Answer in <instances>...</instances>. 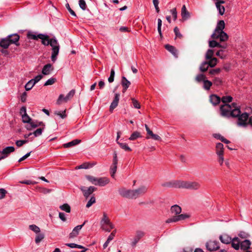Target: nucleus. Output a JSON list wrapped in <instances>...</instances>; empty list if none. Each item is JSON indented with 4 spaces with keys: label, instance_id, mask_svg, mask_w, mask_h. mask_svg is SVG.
<instances>
[{
    "label": "nucleus",
    "instance_id": "nucleus-1",
    "mask_svg": "<svg viewBox=\"0 0 252 252\" xmlns=\"http://www.w3.org/2000/svg\"><path fill=\"white\" fill-rule=\"evenodd\" d=\"M38 38L41 39L43 45L45 46L50 45L52 47L51 59L53 62H55L59 51V44L57 40L55 38L50 39L48 35L41 33L38 34Z\"/></svg>",
    "mask_w": 252,
    "mask_h": 252
},
{
    "label": "nucleus",
    "instance_id": "nucleus-2",
    "mask_svg": "<svg viewBox=\"0 0 252 252\" xmlns=\"http://www.w3.org/2000/svg\"><path fill=\"white\" fill-rule=\"evenodd\" d=\"M170 211L173 216L166 220L165 222L167 223L176 222L189 218V215L187 214H180L182 212V208L178 205L172 206Z\"/></svg>",
    "mask_w": 252,
    "mask_h": 252
},
{
    "label": "nucleus",
    "instance_id": "nucleus-3",
    "mask_svg": "<svg viewBox=\"0 0 252 252\" xmlns=\"http://www.w3.org/2000/svg\"><path fill=\"white\" fill-rule=\"evenodd\" d=\"M225 28V23L223 20H220L218 22L216 29L211 35L214 39H219L220 42H225L228 39L227 34L223 32Z\"/></svg>",
    "mask_w": 252,
    "mask_h": 252
},
{
    "label": "nucleus",
    "instance_id": "nucleus-4",
    "mask_svg": "<svg viewBox=\"0 0 252 252\" xmlns=\"http://www.w3.org/2000/svg\"><path fill=\"white\" fill-rule=\"evenodd\" d=\"M220 110L221 115L225 117H236L241 113L240 109L235 103H232L231 105L223 104L220 106Z\"/></svg>",
    "mask_w": 252,
    "mask_h": 252
},
{
    "label": "nucleus",
    "instance_id": "nucleus-5",
    "mask_svg": "<svg viewBox=\"0 0 252 252\" xmlns=\"http://www.w3.org/2000/svg\"><path fill=\"white\" fill-rule=\"evenodd\" d=\"M101 228L108 232H110L114 228V226L105 213H103V217L100 221Z\"/></svg>",
    "mask_w": 252,
    "mask_h": 252
},
{
    "label": "nucleus",
    "instance_id": "nucleus-6",
    "mask_svg": "<svg viewBox=\"0 0 252 252\" xmlns=\"http://www.w3.org/2000/svg\"><path fill=\"white\" fill-rule=\"evenodd\" d=\"M200 187V184L196 182L180 181V188L197 189Z\"/></svg>",
    "mask_w": 252,
    "mask_h": 252
},
{
    "label": "nucleus",
    "instance_id": "nucleus-7",
    "mask_svg": "<svg viewBox=\"0 0 252 252\" xmlns=\"http://www.w3.org/2000/svg\"><path fill=\"white\" fill-rule=\"evenodd\" d=\"M237 125L240 127H246L248 126L249 115L247 113L239 114L237 116Z\"/></svg>",
    "mask_w": 252,
    "mask_h": 252
},
{
    "label": "nucleus",
    "instance_id": "nucleus-8",
    "mask_svg": "<svg viewBox=\"0 0 252 252\" xmlns=\"http://www.w3.org/2000/svg\"><path fill=\"white\" fill-rule=\"evenodd\" d=\"M148 190V187L142 186L136 189H133V199H136L144 195Z\"/></svg>",
    "mask_w": 252,
    "mask_h": 252
},
{
    "label": "nucleus",
    "instance_id": "nucleus-9",
    "mask_svg": "<svg viewBox=\"0 0 252 252\" xmlns=\"http://www.w3.org/2000/svg\"><path fill=\"white\" fill-rule=\"evenodd\" d=\"M206 249L210 251H216L220 248L219 243L216 241H209L206 243Z\"/></svg>",
    "mask_w": 252,
    "mask_h": 252
},
{
    "label": "nucleus",
    "instance_id": "nucleus-10",
    "mask_svg": "<svg viewBox=\"0 0 252 252\" xmlns=\"http://www.w3.org/2000/svg\"><path fill=\"white\" fill-rule=\"evenodd\" d=\"M15 151V148L13 146H9L5 148L2 151H0V160L6 158L8 155Z\"/></svg>",
    "mask_w": 252,
    "mask_h": 252
},
{
    "label": "nucleus",
    "instance_id": "nucleus-11",
    "mask_svg": "<svg viewBox=\"0 0 252 252\" xmlns=\"http://www.w3.org/2000/svg\"><path fill=\"white\" fill-rule=\"evenodd\" d=\"M119 192L123 197L133 199V190L132 189H126L125 188H122L119 190Z\"/></svg>",
    "mask_w": 252,
    "mask_h": 252
},
{
    "label": "nucleus",
    "instance_id": "nucleus-12",
    "mask_svg": "<svg viewBox=\"0 0 252 252\" xmlns=\"http://www.w3.org/2000/svg\"><path fill=\"white\" fill-rule=\"evenodd\" d=\"M96 189L95 187L92 186H91L88 188H86L84 187H82L81 188V190L83 191V194L86 198L89 197V196L96 190Z\"/></svg>",
    "mask_w": 252,
    "mask_h": 252
},
{
    "label": "nucleus",
    "instance_id": "nucleus-13",
    "mask_svg": "<svg viewBox=\"0 0 252 252\" xmlns=\"http://www.w3.org/2000/svg\"><path fill=\"white\" fill-rule=\"evenodd\" d=\"M145 235V233L140 230L137 231L134 238L131 242V246L132 247L135 246L138 242Z\"/></svg>",
    "mask_w": 252,
    "mask_h": 252
},
{
    "label": "nucleus",
    "instance_id": "nucleus-14",
    "mask_svg": "<svg viewBox=\"0 0 252 252\" xmlns=\"http://www.w3.org/2000/svg\"><path fill=\"white\" fill-rule=\"evenodd\" d=\"M120 94L116 93L115 94V97L110 106L109 110L110 112H112L113 111V110L118 106L120 100Z\"/></svg>",
    "mask_w": 252,
    "mask_h": 252
},
{
    "label": "nucleus",
    "instance_id": "nucleus-15",
    "mask_svg": "<svg viewBox=\"0 0 252 252\" xmlns=\"http://www.w3.org/2000/svg\"><path fill=\"white\" fill-rule=\"evenodd\" d=\"M180 180H174L164 183L162 185L163 187H174L180 188Z\"/></svg>",
    "mask_w": 252,
    "mask_h": 252
},
{
    "label": "nucleus",
    "instance_id": "nucleus-16",
    "mask_svg": "<svg viewBox=\"0 0 252 252\" xmlns=\"http://www.w3.org/2000/svg\"><path fill=\"white\" fill-rule=\"evenodd\" d=\"M110 182V180L107 177L97 178L96 186L104 187Z\"/></svg>",
    "mask_w": 252,
    "mask_h": 252
},
{
    "label": "nucleus",
    "instance_id": "nucleus-17",
    "mask_svg": "<svg viewBox=\"0 0 252 252\" xmlns=\"http://www.w3.org/2000/svg\"><path fill=\"white\" fill-rule=\"evenodd\" d=\"M85 223V222H84L83 224L77 225L74 227L72 232L69 234V238H73L76 237L78 235L79 231L81 229Z\"/></svg>",
    "mask_w": 252,
    "mask_h": 252
},
{
    "label": "nucleus",
    "instance_id": "nucleus-18",
    "mask_svg": "<svg viewBox=\"0 0 252 252\" xmlns=\"http://www.w3.org/2000/svg\"><path fill=\"white\" fill-rule=\"evenodd\" d=\"M7 37L9 38L10 44H15L17 46L19 45L18 41L19 40L20 37L18 34H13L9 35L7 36Z\"/></svg>",
    "mask_w": 252,
    "mask_h": 252
},
{
    "label": "nucleus",
    "instance_id": "nucleus-19",
    "mask_svg": "<svg viewBox=\"0 0 252 252\" xmlns=\"http://www.w3.org/2000/svg\"><path fill=\"white\" fill-rule=\"evenodd\" d=\"M209 46L211 48H214L217 47L223 48L224 49H226L227 47V45L226 44L221 45L215 40L209 41Z\"/></svg>",
    "mask_w": 252,
    "mask_h": 252
},
{
    "label": "nucleus",
    "instance_id": "nucleus-20",
    "mask_svg": "<svg viewBox=\"0 0 252 252\" xmlns=\"http://www.w3.org/2000/svg\"><path fill=\"white\" fill-rule=\"evenodd\" d=\"M43 123L42 122H38L37 121H32V120L30 124L29 125L26 126V128L28 130H30L32 128H35L37 126H43Z\"/></svg>",
    "mask_w": 252,
    "mask_h": 252
},
{
    "label": "nucleus",
    "instance_id": "nucleus-21",
    "mask_svg": "<svg viewBox=\"0 0 252 252\" xmlns=\"http://www.w3.org/2000/svg\"><path fill=\"white\" fill-rule=\"evenodd\" d=\"M221 98L216 94H211L210 96V101L214 106L219 104Z\"/></svg>",
    "mask_w": 252,
    "mask_h": 252
},
{
    "label": "nucleus",
    "instance_id": "nucleus-22",
    "mask_svg": "<svg viewBox=\"0 0 252 252\" xmlns=\"http://www.w3.org/2000/svg\"><path fill=\"white\" fill-rule=\"evenodd\" d=\"M130 82L125 76H122L121 84L123 87V92L125 93L130 85Z\"/></svg>",
    "mask_w": 252,
    "mask_h": 252
},
{
    "label": "nucleus",
    "instance_id": "nucleus-23",
    "mask_svg": "<svg viewBox=\"0 0 252 252\" xmlns=\"http://www.w3.org/2000/svg\"><path fill=\"white\" fill-rule=\"evenodd\" d=\"M181 16L184 20H186L189 18L190 13L187 10L185 5H183L181 9Z\"/></svg>",
    "mask_w": 252,
    "mask_h": 252
},
{
    "label": "nucleus",
    "instance_id": "nucleus-24",
    "mask_svg": "<svg viewBox=\"0 0 252 252\" xmlns=\"http://www.w3.org/2000/svg\"><path fill=\"white\" fill-rule=\"evenodd\" d=\"M53 68L50 63L45 65L42 69V73L44 75H49L53 71Z\"/></svg>",
    "mask_w": 252,
    "mask_h": 252
},
{
    "label": "nucleus",
    "instance_id": "nucleus-25",
    "mask_svg": "<svg viewBox=\"0 0 252 252\" xmlns=\"http://www.w3.org/2000/svg\"><path fill=\"white\" fill-rule=\"evenodd\" d=\"M232 238L227 234H224L220 236V240L224 244H228L232 241Z\"/></svg>",
    "mask_w": 252,
    "mask_h": 252
},
{
    "label": "nucleus",
    "instance_id": "nucleus-26",
    "mask_svg": "<svg viewBox=\"0 0 252 252\" xmlns=\"http://www.w3.org/2000/svg\"><path fill=\"white\" fill-rule=\"evenodd\" d=\"M251 242L249 240H245L240 243L241 249L243 251H247L250 248Z\"/></svg>",
    "mask_w": 252,
    "mask_h": 252
},
{
    "label": "nucleus",
    "instance_id": "nucleus-27",
    "mask_svg": "<svg viewBox=\"0 0 252 252\" xmlns=\"http://www.w3.org/2000/svg\"><path fill=\"white\" fill-rule=\"evenodd\" d=\"M231 246L236 250H238L240 248V243L238 237H234L232 239Z\"/></svg>",
    "mask_w": 252,
    "mask_h": 252
},
{
    "label": "nucleus",
    "instance_id": "nucleus-28",
    "mask_svg": "<svg viewBox=\"0 0 252 252\" xmlns=\"http://www.w3.org/2000/svg\"><path fill=\"white\" fill-rule=\"evenodd\" d=\"M10 44V43L9 42V38L7 36L5 38L1 39L0 41V46L3 48L4 49H7L9 47Z\"/></svg>",
    "mask_w": 252,
    "mask_h": 252
},
{
    "label": "nucleus",
    "instance_id": "nucleus-29",
    "mask_svg": "<svg viewBox=\"0 0 252 252\" xmlns=\"http://www.w3.org/2000/svg\"><path fill=\"white\" fill-rule=\"evenodd\" d=\"M165 48L171 53L173 54L176 58L178 57V52L176 48L171 45H166Z\"/></svg>",
    "mask_w": 252,
    "mask_h": 252
},
{
    "label": "nucleus",
    "instance_id": "nucleus-30",
    "mask_svg": "<svg viewBox=\"0 0 252 252\" xmlns=\"http://www.w3.org/2000/svg\"><path fill=\"white\" fill-rule=\"evenodd\" d=\"M81 142V140L79 139H75L71 142L64 144V148H69L75 146Z\"/></svg>",
    "mask_w": 252,
    "mask_h": 252
},
{
    "label": "nucleus",
    "instance_id": "nucleus-31",
    "mask_svg": "<svg viewBox=\"0 0 252 252\" xmlns=\"http://www.w3.org/2000/svg\"><path fill=\"white\" fill-rule=\"evenodd\" d=\"M75 90L73 89L71 90L65 96H64V102L70 100L74 95Z\"/></svg>",
    "mask_w": 252,
    "mask_h": 252
},
{
    "label": "nucleus",
    "instance_id": "nucleus-32",
    "mask_svg": "<svg viewBox=\"0 0 252 252\" xmlns=\"http://www.w3.org/2000/svg\"><path fill=\"white\" fill-rule=\"evenodd\" d=\"M206 79V76L202 73L197 74L195 78V80L197 83L203 82Z\"/></svg>",
    "mask_w": 252,
    "mask_h": 252
},
{
    "label": "nucleus",
    "instance_id": "nucleus-33",
    "mask_svg": "<svg viewBox=\"0 0 252 252\" xmlns=\"http://www.w3.org/2000/svg\"><path fill=\"white\" fill-rule=\"evenodd\" d=\"M216 154H223V145L221 143H217L216 146Z\"/></svg>",
    "mask_w": 252,
    "mask_h": 252
},
{
    "label": "nucleus",
    "instance_id": "nucleus-34",
    "mask_svg": "<svg viewBox=\"0 0 252 252\" xmlns=\"http://www.w3.org/2000/svg\"><path fill=\"white\" fill-rule=\"evenodd\" d=\"M203 88L204 90L208 91L210 89L213 83L209 80L206 79L203 82Z\"/></svg>",
    "mask_w": 252,
    "mask_h": 252
},
{
    "label": "nucleus",
    "instance_id": "nucleus-35",
    "mask_svg": "<svg viewBox=\"0 0 252 252\" xmlns=\"http://www.w3.org/2000/svg\"><path fill=\"white\" fill-rule=\"evenodd\" d=\"M227 55L226 51L223 49H220L216 53V56L219 57L220 58L223 59Z\"/></svg>",
    "mask_w": 252,
    "mask_h": 252
},
{
    "label": "nucleus",
    "instance_id": "nucleus-36",
    "mask_svg": "<svg viewBox=\"0 0 252 252\" xmlns=\"http://www.w3.org/2000/svg\"><path fill=\"white\" fill-rule=\"evenodd\" d=\"M209 66V65L208 63V62H204L201 64L199 67V69L200 71L204 72L208 70Z\"/></svg>",
    "mask_w": 252,
    "mask_h": 252
},
{
    "label": "nucleus",
    "instance_id": "nucleus-37",
    "mask_svg": "<svg viewBox=\"0 0 252 252\" xmlns=\"http://www.w3.org/2000/svg\"><path fill=\"white\" fill-rule=\"evenodd\" d=\"M216 6L220 15H223L225 12V8L224 6L220 5L218 3H215Z\"/></svg>",
    "mask_w": 252,
    "mask_h": 252
},
{
    "label": "nucleus",
    "instance_id": "nucleus-38",
    "mask_svg": "<svg viewBox=\"0 0 252 252\" xmlns=\"http://www.w3.org/2000/svg\"><path fill=\"white\" fill-rule=\"evenodd\" d=\"M141 135L139 132L138 131H134L130 135V136L129 138V139L130 140H134L138 138L141 137Z\"/></svg>",
    "mask_w": 252,
    "mask_h": 252
},
{
    "label": "nucleus",
    "instance_id": "nucleus-39",
    "mask_svg": "<svg viewBox=\"0 0 252 252\" xmlns=\"http://www.w3.org/2000/svg\"><path fill=\"white\" fill-rule=\"evenodd\" d=\"M44 234L43 233L36 234L35 238V242L36 244H38L44 238Z\"/></svg>",
    "mask_w": 252,
    "mask_h": 252
},
{
    "label": "nucleus",
    "instance_id": "nucleus-40",
    "mask_svg": "<svg viewBox=\"0 0 252 252\" xmlns=\"http://www.w3.org/2000/svg\"><path fill=\"white\" fill-rule=\"evenodd\" d=\"M29 229L36 234H38L40 232V228L35 224L30 225Z\"/></svg>",
    "mask_w": 252,
    "mask_h": 252
},
{
    "label": "nucleus",
    "instance_id": "nucleus-41",
    "mask_svg": "<svg viewBox=\"0 0 252 252\" xmlns=\"http://www.w3.org/2000/svg\"><path fill=\"white\" fill-rule=\"evenodd\" d=\"M120 147L126 151H131V149L128 147L127 144L126 143H121L117 142Z\"/></svg>",
    "mask_w": 252,
    "mask_h": 252
},
{
    "label": "nucleus",
    "instance_id": "nucleus-42",
    "mask_svg": "<svg viewBox=\"0 0 252 252\" xmlns=\"http://www.w3.org/2000/svg\"><path fill=\"white\" fill-rule=\"evenodd\" d=\"M209 61L208 62V63L209 66L211 67H214L217 63L218 60L216 58H213L209 59Z\"/></svg>",
    "mask_w": 252,
    "mask_h": 252
},
{
    "label": "nucleus",
    "instance_id": "nucleus-43",
    "mask_svg": "<svg viewBox=\"0 0 252 252\" xmlns=\"http://www.w3.org/2000/svg\"><path fill=\"white\" fill-rule=\"evenodd\" d=\"M34 85L35 84L33 83V81L30 80L25 85V88L26 91H30L32 89V88L34 86Z\"/></svg>",
    "mask_w": 252,
    "mask_h": 252
},
{
    "label": "nucleus",
    "instance_id": "nucleus-44",
    "mask_svg": "<svg viewBox=\"0 0 252 252\" xmlns=\"http://www.w3.org/2000/svg\"><path fill=\"white\" fill-rule=\"evenodd\" d=\"M22 122L24 123H28L29 125L30 124L31 121H32V119L28 115V114H26V115L24 114L22 116Z\"/></svg>",
    "mask_w": 252,
    "mask_h": 252
},
{
    "label": "nucleus",
    "instance_id": "nucleus-45",
    "mask_svg": "<svg viewBox=\"0 0 252 252\" xmlns=\"http://www.w3.org/2000/svg\"><path fill=\"white\" fill-rule=\"evenodd\" d=\"M27 37L29 39L37 40L38 38V34L36 35L33 32H30L27 33Z\"/></svg>",
    "mask_w": 252,
    "mask_h": 252
},
{
    "label": "nucleus",
    "instance_id": "nucleus-46",
    "mask_svg": "<svg viewBox=\"0 0 252 252\" xmlns=\"http://www.w3.org/2000/svg\"><path fill=\"white\" fill-rule=\"evenodd\" d=\"M86 178L88 180H89L93 184L96 186L97 178H96L94 176H90V175H87L86 176Z\"/></svg>",
    "mask_w": 252,
    "mask_h": 252
},
{
    "label": "nucleus",
    "instance_id": "nucleus-47",
    "mask_svg": "<svg viewBox=\"0 0 252 252\" xmlns=\"http://www.w3.org/2000/svg\"><path fill=\"white\" fill-rule=\"evenodd\" d=\"M117 164H112L110 167V174L112 177L114 178L117 171Z\"/></svg>",
    "mask_w": 252,
    "mask_h": 252
},
{
    "label": "nucleus",
    "instance_id": "nucleus-48",
    "mask_svg": "<svg viewBox=\"0 0 252 252\" xmlns=\"http://www.w3.org/2000/svg\"><path fill=\"white\" fill-rule=\"evenodd\" d=\"M232 100V97L230 96H224L221 99V100L224 104L231 102Z\"/></svg>",
    "mask_w": 252,
    "mask_h": 252
},
{
    "label": "nucleus",
    "instance_id": "nucleus-49",
    "mask_svg": "<svg viewBox=\"0 0 252 252\" xmlns=\"http://www.w3.org/2000/svg\"><path fill=\"white\" fill-rule=\"evenodd\" d=\"M214 55V50L212 49H208L205 55L206 59L209 60V59L213 58L212 57Z\"/></svg>",
    "mask_w": 252,
    "mask_h": 252
},
{
    "label": "nucleus",
    "instance_id": "nucleus-50",
    "mask_svg": "<svg viewBox=\"0 0 252 252\" xmlns=\"http://www.w3.org/2000/svg\"><path fill=\"white\" fill-rule=\"evenodd\" d=\"M115 70L113 68H112L110 72V75L108 79V81L109 83H112L114 80L115 76Z\"/></svg>",
    "mask_w": 252,
    "mask_h": 252
},
{
    "label": "nucleus",
    "instance_id": "nucleus-51",
    "mask_svg": "<svg viewBox=\"0 0 252 252\" xmlns=\"http://www.w3.org/2000/svg\"><path fill=\"white\" fill-rule=\"evenodd\" d=\"M95 202V198L94 195H93L90 200L88 201V203L86 204V207L89 208Z\"/></svg>",
    "mask_w": 252,
    "mask_h": 252
},
{
    "label": "nucleus",
    "instance_id": "nucleus-52",
    "mask_svg": "<svg viewBox=\"0 0 252 252\" xmlns=\"http://www.w3.org/2000/svg\"><path fill=\"white\" fill-rule=\"evenodd\" d=\"M161 26H162V21L160 19H158V31L160 37H162V33H161Z\"/></svg>",
    "mask_w": 252,
    "mask_h": 252
},
{
    "label": "nucleus",
    "instance_id": "nucleus-53",
    "mask_svg": "<svg viewBox=\"0 0 252 252\" xmlns=\"http://www.w3.org/2000/svg\"><path fill=\"white\" fill-rule=\"evenodd\" d=\"M79 5L80 7L83 10H85L87 8V5L85 0H79Z\"/></svg>",
    "mask_w": 252,
    "mask_h": 252
},
{
    "label": "nucleus",
    "instance_id": "nucleus-54",
    "mask_svg": "<svg viewBox=\"0 0 252 252\" xmlns=\"http://www.w3.org/2000/svg\"><path fill=\"white\" fill-rule=\"evenodd\" d=\"M56 81V79L54 78H51L49 79L44 84V86L53 85Z\"/></svg>",
    "mask_w": 252,
    "mask_h": 252
},
{
    "label": "nucleus",
    "instance_id": "nucleus-55",
    "mask_svg": "<svg viewBox=\"0 0 252 252\" xmlns=\"http://www.w3.org/2000/svg\"><path fill=\"white\" fill-rule=\"evenodd\" d=\"M221 69L219 68L211 69L209 71V74L211 75H215L220 73Z\"/></svg>",
    "mask_w": 252,
    "mask_h": 252
},
{
    "label": "nucleus",
    "instance_id": "nucleus-56",
    "mask_svg": "<svg viewBox=\"0 0 252 252\" xmlns=\"http://www.w3.org/2000/svg\"><path fill=\"white\" fill-rule=\"evenodd\" d=\"M131 100H132V102L133 107L136 109H140L141 106H140V104L139 103V102L137 100H136L135 99H134L133 98H132Z\"/></svg>",
    "mask_w": 252,
    "mask_h": 252
},
{
    "label": "nucleus",
    "instance_id": "nucleus-57",
    "mask_svg": "<svg viewBox=\"0 0 252 252\" xmlns=\"http://www.w3.org/2000/svg\"><path fill=\"white\" fill-rule=\"evenodd\" d=\"M28 142V140H17L16 142V145H17V146L20 147L24 144L27 143Z\"/></svg>",
    "mask_w": 252,
    "mask_h": 252
},
{
    "label": "nucleus",
    "instance_id": "nucleus-58",
    "mask_svg": "<svg viewBox=\"0 0 252 252\" xmlns=\"http://www.w3.org/2000/svg\"><path fill=\"white\" fill-rule=\"evenodd\" d=\"M238 236L242 239H246L248 238L250 236V235L245 232L241 231L239 233Z\"/></svg>",
    "mask_w": 252,
    "mask_h": 252
},
{
    "label": "nucleus",
    "instance_id": "nucleus-59",
    "mask_svg": "<svg viewBox=\"0 0 252 252\" xmlns=\"http://www.w3.org/2000/svg\"><path fill=\"white\" fill-rule=\"evenodd\" d=\"M43 129L41 128H39L37 129L36 130H35L33 133H32V134L34 135V137H37L40 135H41Z\"/></svg>",
    "mask_w": 252,
    "mask_h": 252
},
{
    "label": "nucleus",
    "instance_id": "nucleus-60",
    "mask_svg": "<svg viewBox=\"0 0 252 252\" xmlns=\"http://www.w3.org/2000/svg\"><path fill=\"white\" fill-rule=\"evenodd\" d=\"M174 32L176 35V37H179L180 38L182 37V35L180 33L179 29L177 27L174 29Z\"/></svg>",
    "mask_w": 252,
    "mask_h": 252
},
{
    "label": "nucleus",
    "instance_id": "nucleus-61",
    "mask_svg": "<svg viewBox=\"0 0 252 252\" xmlns=\"http://www.w3.org/2000/svg\"><path fill=\"white\" fill-rule=\"evenodd\" d=\"M214 83L217 86L220 85L222 84V80L219 77H215L214 79Z\"/></svg>",
    "mask_w": 252,
    "mask_h": 252
},
{
    "label": "nucleus",
    "instance_id": "nucleus-62",
    "mask_svg": "<svg viewBox=\"0 0 252 252\" xmlns=\"http://www.w3.org/2000/svg\"><path fill=\"white\" fill-rule=\"evenodd\" d=\"M6 193L7 191L5 189H0V199L4 198Z\"/></svg>",
    "mask_w": 252,
    "mask_h": 252
},
{
    "label": "nucleus",
    "instance_id": "nucleus-63",
    "mask_svg": "<svg viewBox=\"0 0 252 252\" xmlns=\"http://www.w3.org/2000/svg\"><path fill=\"white\" fill-rule=\"evenodd\" d=\"M170 12L171 13L174 20H176L177 18V12L176 8H173L170 10Z\"/></svg>",
    "mask_w": 252,
    "mask_h": 252
},
{
    "label": "nucleus",
    "instance_id": "nucleus-64",
    "mask_svg": "<svg viewBox=\"0 0 252 252\" xmlns=\"http://www.w3.org/2000/svg\"><path fill=\"white\" fill-rule=\"evenodd\" d=\"M42 78V75H38L34 77V78L31 79L33 81V83L35 84L39 82Z\"/></svg>",
    "mask_w": 252,
    "mask_h": 252
}]
</instances>
